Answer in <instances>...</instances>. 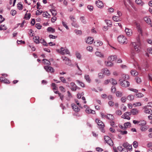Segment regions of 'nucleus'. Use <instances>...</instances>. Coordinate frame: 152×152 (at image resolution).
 Instances as JSON below:
<instances>
[{
  "mask_svg": "<svg viewBox=\"0 0 152 152\" xmlns=\"http://www.w3.org/2000/svg\"><path fill=\"white\" fill-rule=\"evenodd\" d=\"M129 78V76L127 75L123 74L122 75L121 78L119 79V81L122 87L126 88L129 86V82L126 80H128Z\"/></svg>",
  "mask_w": 152,
  "mask_h": 152,
  "instance_id": "nucleus-1",
  "label": "nucleus"
},
{
  "mask_svg": "<svg viewBox=\"0 0 152 152\" xmlns=\"http://www.w3.org/2000/svg\"><path fill=\"white\" fill-rule=\"evenodd\" d=\"M137 42H132V44L134 46L135 50L137 52H139L140 50V46L141 45V43L139 38H137Z\"/></svg>",
  "mask_w": 152,
  "mask_h": 152,
  "instance_id": "nucleus-2",
  "label": "nucleus"
},
{
  "mask_svg": "<svg viewBox=\"0 0 152 152\" xmlns=\"http://www.w3.org/2000/svg\"><path fill=\"white\" fill-rule=\"evenodd\" d=\"M118 42L121 44H126L127 43V39L126 37L123 35L119 36L118 37Z\"/></svg>",
  "mask_w": 152,
  "mask_h": 152,
  "instance_id": "nucleus-3",
  "label": "nucleus"
},
{
  "mask_svg": "<svg viewBox=\"0 0 152 152\" xmlns=\"http://www.w3.org/2000/svg\"><path fill=\"white\" fill-rule=\"evenodd\" d=\"M58 51L62 55L68 54L69 53V50L68 49L63 48H61L60 50H58Z\"/></svg>",
  "mask_w": 152,
  "mask_h": 152,
  "instance_id": "nucleus-4",
  "label": "nucleus"
},
{
  "mask_svg": "<svg viewBox=\"0 0 152 152\" xmlns=\"http://www.w3.org/2000/svg\"><path fill=\"white\" fill-rule=\"evenodd\" d=\"M62 58L63 61H64L65 63L66 64L69 66L71 65L72 63L71 62V61L68 58L64 56L62 57Z\"/></svg>",
  "mask_w": 152,
  "mask_h": 152,
  "instance_id": "nucleus-5",
  "label": "nucleus"
},
{
  "mask_svg": "<svg viewBox=\"0 0 152 152\" xmlns=\"http://www.w3.org/2000/svg\"><path fill=\"white\" fill-rule=\"evenodd\" d=\"M131 113L130 112H126L122 115L121 117L122 118L129 120L130 119V118L129 117Z\"/></svg>",
  "mask_w": 152,
  "mask_h": 152,
  "instance_id": "nucleus-6",
  "label": "nucleus"
},
{
  "mask_svg": "<svg viewBox=\"0 0 152 152\" xmlns=\"http://www.w3.org/2000/svg\"><path fill=\"white\" fill-rule=\"evenodd\" d=\"M44 68L47 72H48L52 73L54 72L53 68L50 66H44Z\"/></svg>",
  "mask_w": 152,
  "mask_h": 152,
  "instance_id": "nucleus-7",
  "label": "nucleus"
},
{
  "mask_svg": "<svg viewBox=\"0 0 152 152\" xmlns=\"http://www.w3.org/2000/svg\"><path fill=\"white\" fill-rule=\"evenodd\" d=\"M96 122L99 126V127L100 128H103L104 126V125L102 122L100 120L96 119Z\"/></svg>",
  "mask_w": 152,
  "mask_h": 152,
  "instance_id": "nucleus-8",
  "label": "nucleus"
},
{
  "mask_svg": "<svg viewBox=\"0 0 152 152\" xmlns=\"http://www.w3.org/2000/svg\"><path fill=\"white\" fill-rule=\"evenodd\" d=\"M101 72L103 74L107 76L109 75L110 74V71L107 68L102 69L101 70Z\"/></svg>",
  "mask_w": 152,
  "mask_h": 152,
  "instance_id": "nucleus-9",
  "label": "nucleus"
},
{
  "mask_svg": "<svg viewBox=\"0 0 152 152\" xmlns=\"http://www.w3.org/2000/svg\"><path fill=\"white\" fill-rule=\"evenodd\" d=\"M0 80L2 83L6 84H9L10 82L9 80L3 77H0Z\"/></svg>",
  "mask_w": 152,
  "mask_h": 152,
  "instance_id": "nucleus-10",
  "label": "nucleus"
},
{
  "mask_svg": "<svg viewBox=\"0 0 152 152\" xmlns=\"http://www.w3.org/2000/svg\"><path fill=\"white\" fill-rule=\"evenodd\" d=\"M125 31L127 35L128 36H131L132 34V30L128 28H126Z\"/></svg>",
  "mask_w": 152,
  "mask_h": 152,
  "instance_id": "nucleus-11",
  "label": "nucleus"
},
{
  "mask_svg": "<svg viewBox=\"0 0 152 152\" xmlns=\"http://www.w3.org/2000/svg\"><path fill=\"white\" fill-rule=\"evenodd\" d=\"M139 112L140 111L139 110L136 108H134L131 110L130 113L132 115H137L139 113Z\"/></svg>",
  "mask_w": 152,
  "mask_h": 152,
  "instance_id": "nucleus-12",
  "label": "nucleus"
},
{
  "mask_svg": "<svg viewBox=\"0 0 152 152\" xmlns=\"http://www.w3.org/2000/svg\"><path fill=\"white\" fill-rule=\"evenodd\" d=\"M72 105L73 109L75 112H78L80 110V109L77 107V106L76 104H72Z\"/></svg>",
  "mask_w": 152,
  "mask_h": 152,
  "instance_id": "nucleus-13",
  "label": "nucleus"
},
{
  "mask_svg": "<svg viewBox=\"0 0 152 152\" xmlns=\"http://www.w3.org/2000/svg\"><path fill=\"white\" fill-rule=\"evenodd\" d=\"M94 44L95 46L96 47H99L102 45L103 44V43L102 41L98 40L94 42Z\"/></svg>",
  "mask_w": 152,
  "mask_h": 152,
  "instance_id": "nucleus-14",
  "label": "nucleus"
},
{
  "mask_svg": "<svg viewBox=\"0 0 152 152\" xmlns=\"http://www.w3.org/2000/svg\"><path fill=\"white\" fill-rule=\"evenodd\" d=\"M144 112L145 113L150 114V113H151V112H152L151 110L147 108L146 106L144 107Z\"/></svg>",
  "mask_w": 152,
  "mask_h": 152,
  "instance_id": "nucleus-15",
  "label": "nucleus"
},
{
  "mask_svg": "<svg viewBox=\"0 0 152 152\" xmlns=\"http://www.w3.org/2000/svg\"><path fill=\"white\" fill-rule=\"evenodd\" d=\"M96 5L99 8H101L103 6V4L100 1L98 0L96 1Z\"/></svg>",
  "mask_w": 152,
  "mask_h": 152,
  "instance_id": "nucleus-16",
  "label": "nucleus"
},
{
  "mask_svg": "<svg viewBox=\"0 0 152 152\" xmlns=\"http://www.w3.org/2000/svg\"><path fill=\"white\" fill-rule=\"evenodd\" d=\"M93 40L94 39H92V37H89L87 38L86 42L88 44H91L93 43Z\"/></svg>",
  "mask_w": 152,
  "mask_h": 152,
  "instance_id": "nucleus-17",
  "label": "nucleus"
},
{
  "mask_svg": "<svg viewBox=\"0 0 152 152\" xmlns=\"http://www.w3.org/2000/svg\"><path fill=\"white\" fill-rule=\"evenodd\" d=\"M95 54L96 56L101 58H103L104 57V55L103 54L99 51H96L95 53Z\"/></svg>",
  "mask_w": 152,
  "mask_h": 152,
  "instance_id": "nucleus-18",
  "label": "nucleus"
},
{
  "mask_svg": "<svg viewBox=\"0 0 152 152\" xmlns=\"http://www.w3.org/2000/svg\"><path fill=\"white\" fill-rule=\"evenodd\" d=\"M104 117L109 120L110 121H113L114 119V116L111 114H108L107 115H105Z\"/></svg>",
  "mask_w": 152,
  "mask_h": 152,
  "instance_id": "nucleus-19",
  "label": "nucleus"
},
{
  "mask_svg": "<svg viewBox=\"0 0 152 152\" xmlns=\"http://www.w3.org/2000/svg\"><path fill=\"white\" fill-rule=\"evenodd\" d=\"M135 2L137 4L141 6L144 4V3L142 0H135Z\"/></svg>",
  "mask_w": 152,
  "mask_h": 152,
  "instance_id": "nucleus-20",
  "label": "nucleus"
},
{
  "mask_svg": "<svg viewBox=\"0 0 152 152\" xmlns=\"http://www.w3.org/2000/svg\"><path fill=\"white\" fill-rule=\"evenodd\" d=\"M116 56L115 55L111 56L109 57L108 59L109 61H113L116 60Z\"/></svg>",
  "mask_w": 152,
  "mask_h": 152,
  "instance_id": "nucleus-21",
  "label": "nucleus"
},
{
  "mask_svg": "<svg viewBox=\"0 0 152 152\" xmlns=\"http://www.w3.org/2000/svg\"><path fill=\"white\" fill-rule=\"evenodd\" d=\"M144 20L148 24H151V20L150 18L148 17H145L144 18Z\"/></svg>",
  "mask_w": 152,
  "mask_h": 152,
  "instance_id": "nucleus-22",
  "label": "nucleus"
},
{
  "mask_svg": "<svg viewBox=\"0 0 152 152\" xmlns=\"http://www.w3.org/2000/svg\"><path fill=\"white\" fill-rule=\"evenodd\" d=\"M139 122V125L141 126H145L146 124V121L144 120H140Z\"/></svg>",
  "mask_w": 152,
  "mask_h": 152,
  "instance_id": "nucleus-23",
  "label": "nucleus"
},
{
  "mask_svg": "<svg viewBox=\"0 0 152 152\" xmlns=\"http://www.w3.org/2000/svg\"><path fill=\"white\" fill-rule=\"evenodd\" d=\"M40 43L44 45L48 46V44L45 41L44 39H41L39 40V43Z\"/></svg>",
  "mask_w": 152,
  "mask_h": 152,
  "instance_id": "nucleus-24",
  "label": "nucleus"
},
{
  "mask_svg": "<svg viewBox=\"0 0 152 152\" xmlns=\"http://www.w3.org/2000/svg\"><path fill=\"white\" fill-rule=\"evenodd\" d=\"M39 37L38 36H35L33 37L34 42L36 44L39 43Z\"/></svg>",
  "mask_w": 152,
  "mask_h": 152,
  "instance_id": "nucleus-25",
  "label": "nucleus"
},
{
  "mask_svg": "<svg viewBox=\"0 0 152 152\" xmlns=\"http://www.w3.org/2000/svg\"><path fill=\"white\" fill-rule=\"evenodd\" d=\"M110 83L113 85H116L117 83V81L113 78H111L110 79Z\"/></svg>",
  "mask_w": 152,
  "mask_h": 152,
  "instance_id": "nucleus-26",
  "label": "nucleus"
},
{
  "mask_svg": "<svg viewBox=\"0 0 152 152\" xmlns=\"http://www.w3.org/2000/svg\"><path fill=\"white\" fill-rule=\"evenodd\" d=\"M124 126L126 129V128L130 127L131 126V124L129 122H127L124 124Z\"/></svg>",
  "mask_w": 152,
  "mask_h": 152,
  "instance_id": "nucleus-27",
  "label": "nucleus"
},
{
  "mask_svg": "<svg viewBox=\"0 0 152 152\" xmlns=\"http://www.w3.org/2000/svg\"><path fill=\"white\" fill-rule=\"evenodd\" d=\"M131 73L132 75L134 76H136L138 75V72L135 70H132L131 71Z\"/></svg>",
  "mask_w": 152,
  "mask_h": 152,
  "instance_id": "nucleus-28",
  "label": "nucleus"
},
{
  "mask_svg": "<svg viewBox=\"0 0 152 152\" xmlns=\"http://www.w3.org/2000/svg\"><path fill=\"white\" fill-rule=\"evenodd\" d=\"M84 77L86 79L87 81L89 83H90V82H91V79L88 75H85Z\"/></svg>",
  "mask_w": 152,
  "mask_h": 152,
  "instance_id": "nucleus-29",
  "label": "nucleus"
},
{
  "mask_svg": "<svg viewBox=\"0 0 152 152\" xmlns=\"http://www.w3.org/2000/svg\"><path fill=\"white\" fill-rule=\"evenodd\" d=\"M76 82L77 83H78L80 85L83 87H85V85L84 83L81 81H80L78 80H76Z\"/></svg>",
  "mask_w": 152,
  "mask_h": 152,
  "instance_id": "nucleus-30",
  "label": "nucleus"
},
{
  "mask_svg": "<svg viewBox=\"0 0 152 152\" xmlns=\"http://www.w3.org/2000/svg\"><path fill=\"white\" fill-rule=\"evenodd\" d=\"M42 61L43 62V63L45 64H46L48 65H49L50 64V61L46 59H43Z\"/></svg>",
  "mask_w": 152,
  "mask_h": 152,
  "instance_id": "nucleus-31",
  "label": "nucleus"
},
{
  "mask_svg": "<svg viewBox=\"0 0 152 152\" xmlns=\"http://www.w3.org/2000/svg\"><path fill=\"white\" fill-rule=\"evenodd\" d=\"M105 64L106 66H111L113 65V63L111 62V61H106L105 62Z\"/></svg>",
  "mask_w": 152,
  "mask_h": 152,
  "instance_id": "nucleus-32",
  "label": "nucleus"
},
{
  "mask_svg": "<svg viewBox=\"0 0 152 152\" xmlns=\"http://www.w3.org/2000/svg\"><path fill=\"white\" fill-rule=\"evenodd\" d=\"M105 21L108 26H111L112 25V22L110 20H106Z\"/></svg>",
  "mask_w": 152,
  "mask_h": 152,
  "instance_id": "nucleus-33",
  "label": "nucleus"
},
{
  "mask_svg": "<svg viewBox=\"0 0 152 152\" xmlns=\"http://www.w3.org/2000/svg\"><path fill=\"white\" fill-rule=\"evenodd\" d=\"M47 30L49 32H51L53 33H54L55 31V29L51 27H48Z\"/></svg>",
  "mask_w": 152,
  "mask_h": 152,
  "instance_id": "nucleus-34",
  "label": "nucleus"
},
{
  "mask_svg": "<svg viewBox=\"0 0 152 152\" xmlns=\"http://www.w3.org/2000/svg\"><path fill=\"white\" fill-rule=\"evenodd\" d=\"M42 15L44 17H46L48 18H49L50 16L49 13L47 12H44Z\"/></svg>",
  "mask_w": 152,
  "mask_h": 152,
  "instance_id": "nucleus-35",
  "label": "nucleus"
},
{
  "mask_svg": "<svg viewBox=\"0 0 152 152\" xmlns=\"http://www.w3.org/2000/svg\"><path fill=\"white\" fill-rule=\"evenodd\" d=\"M134 98V96L132 95H129L127 97V99L129 100H133Z\"/></svg>",
  "mask_w": 152,
  "mask_h": 152,
  "instance_id": "nucleus-36",
  "label": "nucleus"
},
{
  "mask_svg": "<svg viewBox=\"0 0 152 152\" xmlns=\"http://www.w3.org/2000/svg\"><path fill=\"white\" fill-rule=\"evenodd\" d=\"M27 14L26 13V14L25 15L24 18L26 20H29L30 18L31 14L30 13H29L28 14V15L27 16Z\"/></svg>",
  "mask_w": 152,
  "mask_h": 152,
  "instance_id": "nucleus-37",
  "label": "nucleus"
},
{
  "mask_svg": "<svg viewBox=\"0 0 152 152\" xmlns=\"http://www.w3.org/2000/svg\"><path fill=\"white\" fill-rule=\"evenodd\" d=\"M52 85L53 87V90L54 91V92L56 94H57L58 93V91H55V90H56V84L54 83H52Z\"/></svg>",
  "mask_w": 152,
  "mask_h": 152,
  "instance_id": "nucleus-38",
  "label": "nucleus"
},
{
  "mask_svg": "<svg viewBox=\"0 0 152 152\" xmlns=\"http://www.w3.org/2000/svg\"><path fill=\"white\" fill-rule=\"evenodd\" d=\"M135 80L136 82L138 83H140L142 81L141 79L138 77L135 78Z\"/></svg>",
  "mask_w": 152,
  "mask_h": 152,
  "instance_id": "nucleus-39",
  "label": "nucleus"
},
{
  "mask_svg": "<svg viewBox=\"0 0 152 152\" xmlns=\"http://www.w3.org/2000/svg\"><path fill=\"white\" fill-rule=\"evenodd\" d=\"M7 29V28L4 25H1L0 27V30H6Z\"/></svg>",
  "mask_w": 152,
  "mask_h": 152,
  "instance_id": "nucleus-40",
  "label": "nucleus"
},
{
  "mask_svg": "<svg viewBox=\"0 0 152 152\" xmlns=\"http://www.w3.org/2000/svg\"><path fill=\"white\" fill-rule=\"evenodd\" d=\"M116 95L117 96L121 97L122 96V94L121 91H117L116 92Z\"/></svg>",
  "mask_w": 152,
  "mask_h": 152,
  "instance_id": "nucleus-41",
  "label": "nucleus"
},
{
  "mask_svg": "<svg viewBox=\"0 0 152 152\" xmlns=\"http://www.w3.org/2000/svg\"><path fill=\"white\" fill-rule=\"evenodd\" d=\"M50 11L51 12L53 15L55 16L56 15L57 12L55 10H50Z\"/></svg>",
  "mask_w": 152,
  "mask_h": 152,
  "instance_id": "nucleus-42",
  "label": "nucleus"
},
{
  "mask_svg": "<svg viewBox=\"0 0 152 152\" xmlns=\"http://www.w3.org/2000/svg\"><path fill=\"white\" fill-rule=\"evenodd\" d=\"M115 114L117 115H120L122 114V112L120 110H118L116 111Z\"/></svg>",
  "mask_w": 152,
  "mask_h": 152,
  "instance_id": "nucleus-43",
  "label": "nucleus"
},
{
  "mask_svg": "<svg viewBox=\"0 0 152 152\" xmlns=\"http://www.w3.org/2000/svg\"><path fill=\"white\" fill-rule=\"evenodd\" d=\"M107 143L110 146H112L113 145V142L111 139Z\"/></svg>",
  "mask_w": 152,
  "mask_h": 152,
  "instance_id": "nucleus-44",
  "label": "nucleus"
},
{
  "mask_svg": "<svg viewBox=\"0 0 152 152\" xmlns=\"http://www.w3.org/2000/svg\"><path fill=\"white\" fill-rule=\"evenodd\" d=\"M115 21H118L119 20V17L118 16H113L112 18Z\"/></svg>",
  "mask_w": 152,
  "mask_h": 152,
  "instance_id": "nucleus-45",
  "label": "nucleus"
},
{
  "mask_svg": "<svg viewBox=\"0 0 152 152\" xmlns=\"http://www.w3.org/2000/svg\"><path fill=\"white\" fill-rule=\"evenodd\" d=\"M140 129L142 131H145L147 129L145 125L141 126Z\"/></svg>",
  "mask_w": 152,
  "mask_h": 152,
  "instance_id": "nucleus-46",
  "label": "nucleus"
},
{
  "mask_svg": "<svg viewBox=\"0 0 152 152\" xmlns=\"http://www.w3.org/2000/svg\"><path fill=\"white\" fill-rule=\"evenodd\" d=\"M23 5L21 4L18 3L17 4V7L19 10H22L23 9Z\"/></svg>",
  "mask_w": 152,
  "mask_h": 152,
  "instance_id": "nucleus-47",
  "label": "nucleus"
},
{
  "mask_svg": "<svg viewBox=\"0 0 152 152\" xmlns=\"http://www.w3.org/2000/svg\"><path fill=\"white\" fill-rule=\"evenodd\" d=\"M80 20L81 21V22L85 24L86 23V21L84 18V17H81L80 18Z\"/></svg>",
  "mask_w": 152,
  "mask_h": 152,
  "instance_id": "nucleus-48",
  "label": "nucleus"
},
{
  "mask_svg": "<svg viewBox=\"0 0 152 152\" xmlns=\"http://www.w3.org/2000/svg\"><path fill=\"white\" fill-rule=\"evenodd\" d=\"M86 49L87 50L92 52L93 51V48L90 46H88L86 47Z\"/></svg>",
  "mask_w": 152,
  "mask_h": 152,
  "instance_id": "nucleus-49",
  "label": "nucleus"
},
{
  "mask_svg": "<svg viewBox=\"0 0 152 152\" xmlns=\"http://www.w3.org/2000/svg\"><path fill=\"white\" fill-rule=\"evenodd\" d=\"M87 8L90 11H93L94 9V7L92 5H88L87 6Z\"/></svg>",
  "mask_w": 152,
  "mask_h": 152,
  "instance_id": "nucleus-50",
  "label": "nucleus"
},
{
  "mask_svg": "<svg viewBox=\"0 0 152 152\" xmlns=\"http://www.w3.org/2000/svg\"><path fill=\"white\" fill-rule=\"evenodd\" d=\"M110 139L111 138L108 136H104V140L106 142Z\"/></svg>",
  "mask_w": 152,
  "mask_h": 152,
  "instance_id": "nucleus-51",
  "label": "nucleus"
},
{
  "mask_svg": "<svg viewBox=\"0 0 152 152\" xmlns=\"http://www.w3.org/2000/svg\"><path fill=\"white\" fill-rule=\"evenodd\" d=\"M133 105L135 107H136L141 106V104L140 102H137L134 103Z\"/></svg>",
  "mask_w": 152,
  "mask_h": 152,
  "instance_id": "nucleus-52",
  "label": "nucleus"
},
{
  "mask_svg": "<svg viewBox=\"0 0 152 152\" xmlns=\"http://www.w3.org/2000/svg\"><path fill=\"white\" fill-rule=\"evenodd\" d=\"M77 87L76 85H74L73 86H72L71 88L72 91H75L76 90Z\"/></svg>",
  "mask_w": 152,
  "mask_h": 152,
  "instance_id": "nucleus-53",
  "label": "nucleus"
},
{
  "mask_svg": "<svg viewBox=\"0 0 152 152\" xmlns=\"http://www.w3.org/2000/svg\"><path fill=\"white\" fill-rule=\"evenodd\" d=\"M138 143L137 142L134 141L133 143V146L135 148H137L138 146Z\"/></svg>",
  "mask_w": 152,
  "mask_h": 152,
  "instance_id": "nucleus-54",
  "label": "nucleus"
},
{
  "mask_svg": "<svg viewBox=\"0 0 152 152\" xmlns=\"http://www.w3.org/2000/svg\"><path fill=\"white\" fill-rule=\"evenodd\" d=\"M35 27L38 29H40L42 27L39 23H37L35 25Z\"/></svg>",
  "mask_w": 152,
  "mask_h": 152,
  "instance_id": "nucleus-55",
  "label": "nucleus"
},
{
  "mask_svg": "<svg viewBox=\"0 0 152 152\" xmlns=\"http://www.w3.org/2000/svg\"><path fill=\"white\" fill-rule=\"evenodd\" d=\"M108 104L110 106H113L114 105V102L112 101H109Z\"/></svg>",
  "mask_w": 152,
  "mask_h": 152,
  "instance_id": "nucleus-56",
  "label": "nucleus"
},
{
  "mask_svg": "<svg viewBox=\"0 0 152 152\" xmlns=\"http://www.w3.org/2000/svg\"><path fill=\"white\" fill-rule=\"evenodd\" d=\"M111 91L113 93H115L116 91V88L115 86H113L111 89Z\"/></svg>",
  "mask_w": 152,
  "mask_h": 152,
  "instance_id": "nucleus-57",
  "label": "nucleus"
},
{
  "mask_svg": "<svg viewBox=\"0 0 152 152\" xmlns=\"http://www.w3.org/2000/svg\"><path fill=\"white\" fill-rule=\"evenodd\" d=\"M128 89L130 91H132L134 92L137 93L138 92V90L136 89L132 88H128Z\"/></svg>",
  "mask_w": 152,
  "mask_h": 152,
  "instance_id": "nucleus-58",
  "label": "nucleus"
},
{
  "mask_svg": "<svg viewBox=\"0 0 152 152\" xmlns=\"http://www.w3.org/2000/svg\"><path fill=\"white\" fill-rule=\"evenodd\" d=\"M56 17L55 16H53L51 19V21L52 23H54L56 20Z\"/></svg>",
  "mask_w": 152,
  "mask_h": 152,
  "instance_id": "nucleus-59",
  "label": "nucleus"
},
{
  "mask_svg": "<svg viewBox=\"0 0 152 152\" xmlns=\"http://www.w3.org/2000/svg\"><path fill=\"white\" fill-rule=\"evenodd\" d=\"M11 14L12 15H14L16 14V11L15 10H12L11 11Z\"/></svg>",
  "mask_w": 152,
  "mask_h": 152,
  "instance_id": "nucleus-60",
  "label": "nucleus"
},
{
  "mask_svg": "<svg viewBox=\"0 0 152 152\" xmlns=\"http://www.w3.org/2000/svg\"><path fill=\"white\" fill-rule=\"evenodd\" d=\"M129 144L128 143H123V144L122 145L123 147H124V148H127L128 146H129Z\"/></svg>",
  "mask_w": 152,
  "mask_h": 152,
  "instance_id": "nucleus-61",
  "label": "nucleus"
},
{
  "mask_svg": "<svg viewBox=\"0 0 152 152\" xmlns=\"http://www.w3.org/2000/svg\"><path fill=\"white\" fill-rule=\"evenodd\" d=\"M60 79L63 83H66V80L63 77H60Z\"/></svg>",
  "mask_w": 152,
  "mask_h": 152,
  "instance_id": "nucleus-62",
  "label": "nucleus"
},
{
  "mask_svg": "<svg viewBox=\"0 0 152 152\" xmlns=\"http://www.w3.org/2000/svg\"><path fill=\"white\" fill-rule=\"evenodd\" d=\"M147 146L148 148L152 147V142H149L147 144Z\"/></svg>",
  "mask_w": 152,
  "mask_h": 152,
  "instance_id": "nucleus-63",
  "label": "nucleus"
},
{
  "mask_svg": "<svg viewBox=\"0 0 152 152\" xmlns=\"http://www.w3.org/2000/svg\"><path fill=\"white\" fill-rule=\"evenodd\" d=\"M148 52L152 54V48H148L147 49Z\"/></svg>",
  "mask_w": 152,
  "mask_h": 152,
  "instance_id": "nucleus-64",
  "label": "nucleus"
}]
</instances>
